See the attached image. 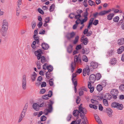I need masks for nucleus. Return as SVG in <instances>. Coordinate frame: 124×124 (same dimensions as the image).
<instances>
[{"label":"nucleus","instance_id":"obj_1","mask_svg":"<svg viewBox=\"0 0 124 124\" xmlns=\"http://www.w3.org/2000/svg\"><path fill=\"white\" fill-rule=\"evenodd\" d=\"M53 103L54 102L50 100L49 102H47V101H45L39 105L40 107H47V108L44 109V113L45 114V115H47L49 113L52 112L53 110L52 105Z\"/></svg>","mask_w":124,"mask_h":124},{"label":"nucleus","instance_id":"obj_2","mask_svg":"<svg viewBox=\"0 0 124 124\" xmlns=\"http://www.w3.org/2000/svg\"><path fill=\"white\" fill-rule=\"evenodd\" d=\"M43 52L40 49H39L34 52L35 55L37 56V59L39 60L40 59L41 62L42 63H44L47 62V60L44 56H42Z\"/></svg>","mask_w":124,"mask_h":124},{"label":"nucleus","instance_id":"obj_3","mask_svg":"<svg viewBox=\"0 0 124 124\" xmlns=\"http://www.w3.org/2000/svg\"><path fill=\"white\" fill-rule=\"evenodd\" d=\"M85 109L82 107V104H81L78 107V111H79V113H80V116L81 119L84 120L86 122L87 119L84 113L85 112Z\"/></svg>","mask_w":124,"mask_h":124},{"label":"nucleus","instance_id":"obj_4","mask_svg":"<svg viewBox=\"0 0 124 124\" xmlns=\"http://www.w3.org/2000/svg\"><path fill=\"white\" fill-rule=\"evenodd\" d=\"M78 57L76 55L74 57V62H72L70 64L71 68V71L72 73H73L74 70L76 67V62L78 61Z\"/></svg>","mask_w":124,"mask_h":124},{"label":"nucleus","instance_id":"obj_5","mask_svg":"<svg viewBox=\"0 0 124 124\" xmlns=\"http://www.w3.org/2000/svg\"><path fill=\"white\" fill-rule=\"evenodd\" d=\"M111 9H109L107 11L104 10L101 11L99 13H98V12H96L93 14V16L94 18H96L97 17V16L98 15L99 16H103L107 13H108L111 11Z\"/></svg>","mask_w":124,"mask_h":124},{"label":"nucleus","instance_id":"obj_6","mask_svg":"<svg viewBox=\"0 0 124 124\" xmlns=\"http://www.w3.org/2000/svg\"><path fill=\"white\" fill-rule=\"evenodd\" d=\"M89 8H86L85 12L83 13V16L84 17V18L81 20V24H83L84 23L86 22L87 20V16L88 15L87 10Z\"/></svg>","mask_w":124,"mask_h":124},{"label":"nucleus","instance_id":"obj_7","mask_svg":"<svg viewBox=\"0 0 124 124\" xmlns=\"http://www.w3.org/2000/svg\"><path fill=\"white\" fill-rule=\"evenodd\" d=\"M118 92L117 89H112L111 91V93L112 95V98L114 99H116L117 96L118 95Z\"/></svg>","mask_w":124,"mask_h":124},{"label":"nucleus","instance_id":"obj_8","mask_svg":"<svg viewBox=\"0 0 124 124\" xmlns=\"http://www.w3.org/2000/svg\"><path fill=\"white\" fill-rule=\"evenodd\" d=\"M22 78V87L23 90H25L26 88V75H23V76Z\"/></svg>","mask_w":124,"mask_h":124},{"label":"nucleus","instance_id":"obj_9","mask_svg":"<svg viewBox=\"0 0 124 124\" xmlns=\"http://www.w3.org/2000/svg\"><path fill=\"white\" fill-rule=\"evenodd\" d=\"M91 68L89 67L88 65H87L85 68L84 69L83 71V75L85 76L86 75V73L87 75H89L90 74V70Z\"/></svg>","mask_w":124,"mask_h":124},{"label":"nucleus","instance_id":"obj_10","mask_svg":"<svg viewBox=\"0 0 124 124\" xmlns=\"http://www.w3.org/2000/svg\"><path fill=\"white\" fill-rule=\"evenodd\" d=\"M75 35V32L73 31L71 33H68L67 34L66 37L68 40H70L71 39L73 38Z\"/></svg>","mask_w":124,"mask_h":124},{"label":"nucleus","instance_id":"obj_11","mask_svg":"<svg viewBox=\"0 0 124 124\" xmlns=\"http://www.w3.org/2000/svg\"><path fill=\"white\" fill-rule=\"evenodd\" d=\"M89 78L90 82L93 83L96 79L95 76L93 74H92L90 76Z\"/></svg>","mask_w":124,"mask_h":124},{"label":"nucleus","instance_id":"obj_12","mask_svg":"<svg viewBox=\"0 0 124 124\" xmlns=\"http://www.w3.org/2000/svg\"><path fill=\"white\" fill-rule=\"evenodd\" d=\"M33 108L35 110L38 111L39 110V105L36 103H34L33 104L32 106Z\"/></svg>","mask_w":124,"mask_h":124},{"label":"nucleus","instance_id":"obj_13","mask_svg":"<svg viewBox=\"0 0 124 124\" xmlns=\"http://www.w3.org/2000/svg\"><path fill=\"white\" fill-rule=\"evenodd\" d=\"M106 112L107 113L108 115L110 117H111L112 116V110L109 108H106Z\"/></svg>","mask_w":124,"mask_h":124},{"label":"nucleus","instance_id":"obj_14","mask_svg":"<svg viewBox=\"0 0 124 124\" xmlns=\"http://www.w3.org/2000/svg\"><path fill=\"white\" fill-rule=\"evenodd\" d=\"M98 66L97 63L93 62H92L90 63V67L91 68H92L93 69L96 68Z\"/></svg>","mask_w":124,"mask_h":124},{"label":"nucleus","instance_id":"obj_15","mask_svg":"<svg viewBox=\"0 0 124 124\" xmlns=\"http://www.w3.org/2000/svg\"><path fill=\"white\" fill-rule=\"evenodd\" d=\"M96 121L99 124H103L99 116L96 114L94 115Z\"/></svg>","mask_w":124,"mask_h":124},{"label":"nucleus","instance_id":"obj_16","mask_svg":"<svg viewBox=\"0 0 124 124\" xmlns=\"http://www.w3.org/2000/svg\"><path fill=\"white\" fill-rule=\"evenodd\" d=\"M41 46L42 48L45 50H47L49 47V46L47 44L45 43H42L41 44Z\"/></svg>","mask_w":124,"mask_h":124},{"label":"nucleus","instance_id":"obj_17","mask_svg":"<svg viewBox=\"0 0 124 124\" xmlns=\"http://www.w3.org/2000/svg\"><path fill=\"white\" fill-rule=\"evenodd\" d=\"M79 113V111H78V110L76 109L73 111V114L74 116L77 117V119H78L79 117L78 116V115Z\"/></svg>","mask_w":124,"mask_h":124},{"label":"nucleus","instance_id":"obj_18","mask_svg":"<svg viewBox=\"0 0 124 124\" xmlns=\"http://www.w3.org/2000/svg\"><path fill=\"white\" fill-rule=\"evenodd\" d=\"M37 74L34 71L33 72V74L31 76V78L32 82H34L36 79V78L37 76Z\"/></svg>","mask_w":124,"mask_h":124},{"label":"nucleus","instance_id":"obj_19","mask_svg":"<svg viewBox=\"0 0 124 124\" xmlns=\"http://www.w3.org/2000/svg\"><path fill=\"white\" fill-rule=\"evenodd\" d=\"M75 15L74 18L75 19H77L78 21L81 22V20L80 19V17H81V14H78L76 13H75Z\"/></svg>","mask_w":124,"mask_h":124},{"label":"nucleus","instance_id":"obj_20","mask_svg":"<svg viewBox=\"0 0 124 124\" xmlns=\"http://www.w3.org/2000/svg\"><path fill=\"white\" fill-rule=\"evenodd\" d=\"M72 46L71 44H70L68 46L67 50L68 52L69 53H72Z\"/></svg>","mask_w":124,"mask_h":124},{"label":"nucleus","instance_id":"obj_21","mask_svg":"<svg viewBox=\"0 0 124 124\" xmlns=\"http://www.w3.org/2000/svg\"><path fill=\"white\" fill-rule=\"evenodd\" d=\"M72 83L74 86V91L75 93H76L77 92L76 86L77 85V81L76 80H72Z\"/></svg>","mask_w":124,"mask_h":124},{"label":"nucleus","instance_id":"obj_22","mask_svg":"<svg viewBox=\"0 0 124 124\" xmlns=\"http://www.w3.org/2000/svg\"><path fill=\"white\" fill-rule=\"evenodd\" d=\"M50 72H47L46 74V77L47 79H49L53 76V74Z\"/></svg>","mask_w":124,"mask_h":124},{"label":"nucleus","instance_id":"obj_23","mask_svg":"<svg viewBox=\"0 0 124 124\" xmlns=\"http://www.w3.org/2000/svg\"><path fill=\"white\" fill-rule=\"evenodd\" d=\"M83 40H81V42H82L83 44L85 45H86L87 44L88 42V38L87 37H85L84 38V39Z\"/></svg>","mask_w":124,"mask_h":124},{"label":"nucleus","instance_id":"obj_24","mask_svg":"<svg viewBox=\"0 0 124 124\" xmlns=\"http://www.w3.org/2000/svg\"><path fill=\"white\" fill-rule=\"evenodd\" d=\"M124 51V46H122L120 47L117 50V52L118 54H120Z\"/></svg>","mask_w":124,"mask_h":124},{"label":"nucleus","instance_id":"obj_25","mask_svg":"<svg viewBox=\"0 0 124 124\" xmlns=\"http://www.w3.org/2000/svg\"><path fill=\"white\" fill-rule=\"evenodd\" d=\"M82 52L83 54H88L89 53V51L88 49L86 48L85 49L83 48L82 49Z\"/></svg>","mask_w":124,"mask_h":124},{"label":"nucleus","instance_id":"obj_26","mask_svg":"<svg viewBox=\"0 0 124 124\" xmlns=\"http://www.w3.org/2000/svg\"><path fill=\"white\" fill-rule=\"evenodd\" d=\"M27 107H26L25 106V107L24 108L23 111L21 112L20 116L24 117L25 115V113L26 111Z\"/></svg>","mask_w":124,"mask_h":124},{"label":"nucleus","instance_id":"obj_27","mask_svg":"<svg viewBox=\"0 0 124 124\" xmlns=\"http://www.w3.org/2000/svg\"><path fill=\"white\" fill-rule=\"evenodd\" d=\"M118 44L119 45H122L124 44V38H122L118 40Z\"/></svg>","mask_w":124,"mask_h":124},{"label":"nucleus","instance_id":"obj_28","mask_svg":"<svg viewBox=\"0 0 124 124\" xmlns=\"http://www.w3.org/2000/svg\"><path fill=\"white\" fill-rule=\"evenodd\" d=\"M123 108V105L122 104H120L119 103H117L116 108L118 110H122Z\"/></svg>","mask_w":124,"mask_h":124},{"label":"nucleus","instance_id":"obj_29","mask_svg":"<svg viewBox=\"0 0 124 124\" xmlns=\"http://www.w3.org/2000/svg\"><path fill=\"white\" fill-rule=\"evenodd\" d=\"M114 14L113 13H110L107 16V19L108 20H111L113 17L114 16Z\"/></svg>","mask_w":124,"mask_h":124},{"label":"nucleus","instance_id":"obj_30","mask_svg":"<svg viewBox=\"0 0 124 124\" xmlns=\"http://www.w3.org/2000/svg\"><path fill=\"white\" fill-rule=\"evenodd\" d=\"M96 89L98 91H101L102 89V86L101 85L99 84L96 87Z\"/></svg>","mask_w":124,"mask_h":124},{"label":"nucleus","instance_id":"obj_31","mask_svg":"<svg viewBox=\"0 0 124 124\" xmlns=\"http://www.w3.org/2000/svg\"><path fill=\"white\" fill-rule=\"evenodd\" d=\"M116 62V59L115 58H113L111 60L110 63L112 65L115 64Z\"/></svg>","mask_w":124,"mask_h":124},{"label":"nucleus","instance_id":"obj_32","mask_svg":"<svg viewBox=\"0 0 124 124\" xmlns=\"http://www.w3.org/2000/svg\"><path fill=\"white\" fill-rule=\"evenodd\" d=\"M8 26H4V25H2V31H7L8 29Z\"/></svg>","mask_w":124,"mask_h":124},{"label":"nucleus","instance_id":"obj_33","mask_svg":"<svg viewBox=\"0 0 124 124\" xmlns=\"http://www.w3.org/2000/svg\"><path fill=\"white\" fill-rule=\"evenodd\" d=\"M113 50H109L108 52V55H106V57H109L111 56L112 55L113 53Z\"/></svg>","mask_w":124,"mask_h":124},{"label":"nucleus","instance_id":"obj_34","mask_svg":"<svg viewBox=\"0 0 124 124\" xmlns=\"http://www.w3.org/2000/svg\"><path fill=\"white\" fill-rule=\"evenodd\" d=\"M101 77V74L100 73H98L96 74L95 76L96 79L97 80H98L100 79Z\"/></svg>","mask_w":124,"mask_h":124},{"label":"nucleus","instance_id":"obj_35","mask_svg":"<svg viewBox=\"0 0 124 124\" xmlns=\"http://www.w3.org/2000/svg\"><path fill=\"white\" fill-rule=\"evenodd\" d=\"M55 7V5L54 4H52L50 6L49 11L50 12H52L53 11Z\"/></svg>","mask_w":124,"mask_h":124},{"label":"nucleus","instance_id":"obj_36","mask_svg":"<svg viewBox=\"0 0 124 124\" xmlns=\"http://www.w3.org/2000/svg\"><path fill=\"white\" fill-rule=\"evenodd\" d=\"M79 39V37L78 36H76L75 38V40H74L73 43L74 44H76L78 42Z\"/></svg>","mask_w":124,"mask_h":124},{"label":"nucleus","instance_id":"obj_37","mask_svg":"<svg viewBox=\"0 0 124 124\" xmlns=\"http://www.w3.org/2000/svg\"><path fill=\"white\" fill-rule=\"evenodd\" d=\"M119 88L121 91L124 92V85L122 84L120 85Z\"/></svg>","mask_w":124,"mask_h":124},{"label":"nucleus","instance_id":"obj_38","mask_svg":"<svg viewBox=\"0 0 124 124\" xmlns=\"http://www.w3.org/2000/svg\"><path fill=\"white\" fill-rule=\"evenodd\" d=\"M82 60L86 62L88 61V59L86 55H84L83 56Z\"/></svg>","mask_w":124,"mask_h":124},{"label":"nucleus","instance_id":"obj_39","mask_svg":"<svg viewBox=\"0 0 124 124\" xmlns=\"http://www.w3.org/2000/svg\"><path fill=\"white\" fill-rule=\"evenodd\" d=\"M38 30V29H37V30H34V35H33V38H38V36L36 37V36L38 34V32L37 31Z\"/></svg>","mask_w":124,"mask_h":124},{"label":"nucleus","instance_id":"obj_40","mask_svg":"<svg viewBox=\"0 0 124 124\" xmlns=\"http://www.w3.org/2000/svg\"><path fill=\"white\" fill-rule=\"evenodd\" d=\"M103 103L104 104L105 106H108V101L105 99H103Z\"/></svg>","mask_w":124,"mask_h":124},{"label":"nucleus","instance_id":"obj_41","mask_svg":"<svg viewBox=\"0 0 124 124\" xmlns=\"http://www.w3.org/2000/svg\"><path fill=\"white\" fill-rule=\"evenodd\" d=\"M89 4L91 6H92L93 5H95V4L94 2L91 0H89L88 1Z\"/></svg>","mask_w":124,"mask_h":124},{"label":"nucleus","instance_id":"obj_42","mask_svg":"<svg viewBox=\"0 0 124 124\" xmlns=\"http://www.w3.org/2000/svg\"><path fill=\"white\" fill-rule=\"evenodd\" d=\"M117 103L116 102H113L112 103L111 106L112 107L114 108H116L117 104Z\"/></svg>","mask_w":124,"mask_h":124},{"label":"nucleus","instance_id":"obj_43","mask_svg":"<svg viewBox=\"0 0 124 124\" xmlns=\"http://www.w3.org/2000/svg\"><path fill=\"white\" fill-rule=\"evenodd\" d=\"M119 17L118 16H116L113 19V21L115 22H117L119 19Z\"/></svg>","mask_w":124,"mask_h":124},{"label":"nucleus","instance_id":"obj_44","mask_svg":"<svg viewBox=\"0 0 124 124\" xmlns=\"http://www.w3.org/2000/svg\"><path fill=\"white\" fill-rule=\"evenodd\" d=\"M47 69L48 70V72H51L53 70V67L52 65H50L48 66V67Z\"/></svg>","mask_w":124,"mask_h":124},{"label":"nucleus","instance_id":"obj_45","mask_svg":"<svg viewBox=\"0 0 124 124\" xmlns=\"http://www.w3.org/2000/svg\"><path fill=\"white\" fill-rule=\"evenodd\" d=\"M47 64L46 63H44L43 66V69L46 70L47 69L48 67V66H47Z\"/></svg>","mask_w":124,"mask_h":124},{"label":"nucleus","instance_id":"obj_46","mask_svg":"<svg viewBox=\"0 0 124 124\" xmlns=\"http://www.w3.org/2000/svg\"><path fill=\"white\" fill-rule=\"evenodd\" d=\"M2 25L4 26H8V23L5 20H4L3 21Z\"/></svg>","mask_w":124,"mask_h":124},{"label":"nucleus","instance_id":"obj_47","mask_svg":"<svg viewBox=\"0 0 124 124\" xmlns=\"http://www.w3.org/2000/svg\"><path fill=\"white\" fill-rule=\"evenodd\" d=\"M47 118L45 116L43 115L41 116L40 118V120L41 121H45L46 119Z\"/></svg>","mask_w":124,"mask_h":124},{"label":"nucleus","instance_id":"obj_48","mask_svg":"<svg viewBox=\"0 0 124 124\" xmlns=\"http://www.w3.org/2000/svg\"><path fill=\"white\" fill-rule=\"evenodd\" d=\"M99 23V21L98 20H95L93 23V24L95 25H97Z\"/></svg>","mask_w":124,"mask_h":124},{"label":"nucleus","instance_id":"obj_49","mask_svg":"<svg viewBox=\"0 0 124 124\" xmlns=\"http://www.w3.org/2000/svg\"><path fill=\"white\" fill-rule=\"evenodd\" d=\"M46 91V89H45L43 88L40 90L39 93L40 94H43Z\"/></svg>","mask_w":124,"mask_h":124},{"label":"nucleus","instance_id":"obj_50","mask_svg":"<svg viewBox=\"0 0 124 124\" xmlns=\"http://www.w3.org/2000/svg\"><path fill=\"white\" fill-rule=\"evenodd\" d=\"M34 39L35 41H36V44H38L39 45V38L38 37V38H33Z\"/></svg>","mask_w":124,"mask_h":124},{"label":"nucleus","instance_id":"obj_51","mask_svg":"<svg viewBox=\"0 0 124 124\" xmlns=\"http://www.w3.org/2000/svg\"><path fill=\"white\" fill-rule=\"evenodd\" d=\"M80 100V98L79 96H78L77 97V99H76V103L77 104H78Z\"/></svg>","mask_w":124,"mask_h":124},{"label":"nucleus","instance_id":"obj_52","mask_svg":"<svg viewBox=\"0 0 124 124\" xmlns=\"http://www.w3.org/2000/svg\"><path fill=\"white\" fill-rule=\"evenodd\" d=\"M52 91H48V94L47 95H48L49 97H51L52 95Z\"/></svg>","mask_w":124,"mask_h":124},{"label":"nucleus","instance_id":"obj_53","mask_svg":"<svg viewBox=\"0 0 124 124\" xmlns=\"http://www.w3.org/2000/svg\"><path fill=\"white\" fill-rule=\"evenodd\" d=\"M82 48V46L80 44L79 45H77L76 48V50H79L81 49Z\"/></svg>","mask_w":124,"mask_h":124},{"label":"nucleus","instance_id":"obj_54","mask_svg":"<svg viewBox=\"0 0 124 124\" xmlns=\"http://www.w3.org/2000/svg\"><path fill=\"white\" fill-rule=\"evenodd\" d=\"M75 13H71L69 15V16L70 17L71 19H72L75 16Z\"/></svg>","mask_w":124,"mask_h":124},{"label":"nucleus","instance_id":"obj_55","mask_svg":"<svg viewBox=\"0 0 124 124\" xmlns=\"http://www.w3.org/2000/svg\"><path fill=\"white\" fill-rule=\"evenodd\" d=\"M103 108L102 105L101 104H99V110L100 111H102L103 110Z\"/></svg>","mask_w":124,"mask_h":124},{"label":"nucleus","instance_id":"obj_56","mask_svg":"<svg viewBox=\"0 0 124 124\" xmlns=\"http://www.w3.org/2000/svg\"><path fill=\"white\" fill-rule=\"evenodd\" d=\"M38 10L40 14L43 15L44 14V12L43 10L40 8H38Z\"/></svg>","mask_w":124,"mask_h":124},{"label":"nucleus","instance_id":"obj_57","mask_svg":"<svg viewBox=\"0 0 124 124\" xmlns=\"http://www.w3.org/2000/svg\"><path fill=\"white\" fill-rule=\"evenodd\" d=\"M48 97H49L48 96L47 94L45 95L42 96V98L44 99H48Z\"/></svg>","mask_w":124,"mask_h":124},{"label":"nucleus","instance_id":"obj_58","mask_svg":"<svg viewBox=\"0 0 124 124\" xmlns=\"http://www.w3.org/2000/svg\"><path fill=\"white\" fill-rule=\"evenodd\" d=\"M82 71V70L81 68H79L76 71V73L80 74L81 73Z\"/></svg>","mask_w":124,"mask_h":124},{"label":"nucleus","instance_id":"obj_59","mask_svg":"<svg viewBox=\"0 0 124 124\" xmlns=\"http://www.w3.org/2000/svg\"><path fill=\"white\" fill-rule=\"evenodd\" d=\"M46 83L45 82H43L41 85V87H45L46 86Z\"/></svg>","mask_w":124,"mask_h":124},{"label":"nucleus","instance_id":"obj_60","mask_svg":"<svg viewBox=\"0 0 124 124\" xmlns=\"http://www.w3.org/2000/svg\"><path fill=\"white\" fill-rule=\"evenodd\" d=\"M71 118V114H69L67 117V119L68 121H69Z\"/></svg>","mask_w":124,"mask_h":124},{"label":"nucleus","instance_id":"obj_61","mask_svg":"<svg viewBox=\"0 0 124 124\" xmlns=\"http://www.w3.org/2000/svg\"><path fill=\"white\" fill-rule=\"evenodd\" d=\"M24 117H23V116H20V117L19 118V120H18V123L20 122L23 119V118Z\"/></svg>","mask_w":124,"mask_h":124},{"label":"nucleus","instance_id":"obj_62","mask_svg":"<svg viewBox=\"0 0 124 124\" xmlns=\"http://www.w3.org/2000/svg\"><path fill=\"white\" fill-rule=\"evenodd\" d=\"M76 77V76L75 75V73H73L72 76V80H76V79L74 78Z\"/></svg>","mask_w":124,"mask_h":124},{"label":"nucleus","instance_id":"obj_63","mask_svg":"<svg viewBox=\"0 0 124 124\" xmlns=\"http://www.w3.org/2000/svg\"><path fill=\"white\" fill-rule=\"evenodd\" d=\"M36 23L35 22L33 21L32 22V26L33 29L36 26Z\"/></svg>","mask_w":124,"mask_h":124},{"label":"nucleus","instance_id":"obj_64","mask_svg":"<svg viewBox=\"0 0 124 124\" xmlns=\"http://www.w3.org/2000/svg\"><path fill=\"white\" fill-rule=\"evenodd\" d=\"M92 31H90L88 32L87 33V34L86 36H90L92 34Z\"/></svg>","mask_w":124,"mask_h":124}]
</instances>
